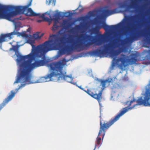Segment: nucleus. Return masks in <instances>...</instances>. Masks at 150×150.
<instances>
[{
  "label": "nucleus",
  "instance_id": "f257e3e1",
  "mask_svg": "<svg viewBox=\"0 0 150 150\" xmlns=\"http://www.w3.org/2000/svg\"><path fill=\"white\" fill-rule=\"evenodd\" d=\"M61 30L58 32L61 37L56 34L50 36L49 40L43 44L35 46V40H28V43L32 46L31 52L27 55L29 60L24 61L20 65V70L18 79H23L28 81L31 77V72L35 68L42 66L45 63V54L48 52L57 49L62 45L65 44L66 34L65 32L61 33Z\"/></svg>",
  "mask_w": 150,
  "mask_h": 150
},
{
  "label": "nucleus",
  "instance_id": "f03ea898",
  "mask_svg": "<svg viewBox=\"0 0 150 150\" xmlns=\"http://www.w3.org/2000/svg\"><path fill=\"white\" fill-rule=\"evenodd\" d=\"M68 36L67 42L71 43V46L68 45H65L62 50L64 53L70 54L72 51L76 50L80 51L94 44L97 46L101 45L104 43L103 40L109 37V33L107 32L103 35L99 34L97 37L81 34L76 37L75 40L70 39V38L74 37V35L70 34Z\"/></svg>",
  "mask_w": 150,
  "mask_h": 150
},
{
  "label": "nucleus",
  "instance_id": "7ed1b4c3",
  "mask_svg": "<svg viewBox=\"0 0 150 150\" xmlns=\"http://www.w3.org/2000/svg\"><path fill=\"white\" fill-rule=\"evenodd\" d=\"M102 47L103 49L102 50L97 49L92 51V54L99 57L107 54H109L110 57L113 58V66L116 64L121 67H126L128 64H137V57L135 54H131L129 56L130 58H129L128 56L122 54H120L118 59H116V57L122 52V50L120 48L114 50L115 46L113 42L104 44Z\"/></svg>",
  "mask_w": 150,
  "mask_h": 150
},
{
  "label": "nucleus",
  "instance_id": "20e7f679",
  "mask_svg": "<svg viewBox=\"0 0 150 150\" xmlns=\"http://www.w3.org/2000/svg\"><path fill=\"white\" fill-rule=\"evenodd\" d=\"M32 0H30L27 5L24 6H5L0 4V19H6L9 21L11 18L18 14L25 13V11L30 6Z\"/></svg>",
  "mask_w": 150,
  "mask_h": 150
},
{
  "label": "nucleus",
  "instance_id": "39448f33",
  "mask_svg": "<svg viewBox=\"0 0 150 150\" xmlns=\"http://www.w3.org/2000/svg\"><path fill=\"white\" fill-rule=\"evenodd\" d=\"M45 60L47 62L42 66L45 65L52 71L50 74H48L49 81H57L62 80V71L64 66L63 63L58 61L50 63V61L46 58L45 59Z\"/></svg>",
  "mask_w": 150,
  "mask_h": 150
},
{
  "label": "nucleus",
  "instance_id": "423d86ee",
  "mask_svg": "<svg viewBox=\"0 0 150 150\" xmlns=\"http://www.w3.org/2000/svg\"><path fill=\"white\" fill-rule=\"evenodd\" d=\"M126 112L122 111L118 115H116L114 118L111 119L109 121L106 122H104L103 124L102 123V120L101 116H100V127L98 133V135L96 141L97 145L100 146L101 144V139L100 137L102 136V139H103L105 134V130L108 129L115 122L118 120L120 116Z\"/></svg>",
  "mask_w": 150,
  "mask_h": 150
},
{
  "label": "nucleus",
  "instance_id": "0eeeda50",
  "mask_svg": "<svg viewBox=\"0 0 150 150\" xmlns=\"http://www.w3.org/2000/svg\"><path fill=\"white\" fill-rule=\"evenodd\" d=\"M144 95V99L142 97H139L137 100L134 98H133L132 100L130 101H128L127 102V104H128V106L126 107L123 108L122 110L117 115L120 114L122 111L126 112L122 115L124 114L129 110L135 108L139 105H144L147 106H150V94H143ZM134 98V97H133Z\"/></svg>",
  "mask_w": 150,
  "mask_h": 150
},
{
  "label": "nucleus",
  "instance_id": "6e6552de",
  "mask_svg": "<svg viewBox=\"0 0 150 150\" xmlns=\"http://www.w3.org/2000/svg\"><path fill=\"white\" fill-rule=\"evenodd\" d=\"M13 50L15 52V54L17 57V58L16 59V61L18 64H19V69L17 76V78L14 82V83H18L19 82L24 83L23 84L21 83V87H23L26 84H30L36 83L35 82L33 81L32 80V76L31 73V77L28 81H26V80L24 79H23L20 78V79H18L19 77V75L20 70V65L24 61H25L26 59H28V60H29V58L28 56H27V55L25 56L21 55L18 51V47L16 46H14L13 47Z\"/></svg>",
  "mask_w": 150,
  "mask_h": 150
},
{
  "label": "nucleus",
  "instance_id": "1a4fd4ad",
  "mask_svg": "<svg viewBox=\"0 0 150 150\" xmlns=\"http://www.w3.org/2000/svg\"><path fill=\"white\" fill-rule=\"evenodd\" d=\"M17 35L18 36H22L24 37H27L28 35L25 33H21L18 31H13L10 33L6 34H1L0 36V43L8 40L7 38L11 39L12 38V36Z\"/></svg>",
  "mask_w": 150,
  "mask_h": 150
},
{
  "label": "nucleus",
  "instance_id": "9d476101",
  "mask_svg": "<svg viewBox=\"0 0 150 150\" xmlns=\"http://www.w3.org/2000/svg\"><path fill=\"white\" fill-rule=\"evenodd\" d=\"M140 33H135L129 37H128L124 39H120V41L121 42L122 45H124L130 41L136 40L140 36Z\"/></svg>",
  "mask_w": 150,
  "mask_h": 150
},
{
  "label": "nucleus",
  "instance_id": "9b49d317",
  "mask_svg": "<svg viewBox=\"0 0 150 150\" xmlns=\"http://www.w3.org/2000/svg\"><path fill=\"white\" fill-rule=\"evenodd\" d=\"M125 22H121L118 24L115 25H108L105 23V22H103L102 25L100 27L103 28L106 31L109 30L110 29H116L122 26L124 24Z\"/></svg>",
  "mask_w": 150,
  "mask_h": 150
},
{
  "label": "nucleus",
  "instance_id": "f8f14e48",
  "mask_svg": "<svg viewBox=\"0 0 150 150\" xmlns=\"http://www.w3.org/2000/svg\"><path fill=\"white\" fill-rule=\"evenodd\" d=\"M104 16H109L113 14L118 13L117 9L115 8L112 10H109L108 9H105L102 10Z\"/></svg>",
  "mask_w": 150,
  "mask_h": 150
},
{
  "label": "nucleus",
  "instance_id": "ddd939ff",
  "mask_svg": "<svg viewBox=\"0 0 150 150\" xmlns=\"http://www.w3.org/2000/svg\"><path fill=\"white\" fill-rule=\"evenodd\" d=\"M111 82V80L106 79L105 80H101L100 82L101 85L102 86L101 88V91L98 93V94H102V92L103 90L106 87L107 85L108 86L109 85L110 83Z\"/></svg>",
  "mask_w": 150,
  "mask_h": 150
},
{
  "label": "nucleus",
  "instance_id": "4468645a",
  "mask_svg": "<svg viewBox=\"0 0 150 150\" xmlns=\"http://www.w3.org/2000/svg\"><path fill=\"white\" fill-rule=\"evenodd\" d=\"M15 94H10V95L4 100L3 102L0 105V111L8 102L11 100L14 96Z\"/></svg>",
  "mask_w": 150,
  "mask_h": 150
},
{
  "label": "nucleus",
  "instance_id": "2eb2a0df",
  "mask_svg": "<svg viewBox=\"0 0 150 150\" xmlns=\"http://www.w3.org/2000/svg\"><path fill=\"white\" fill-rule=\"evenodd\" d=\"M11 18V20L10 21H12L13 22H14L15 25V29L14 31H18L19 30L20 28L21 27V25H22L21 23L20 22H15V20H16L17 19L18 20L21 19V17L17 18V19L15 18L14 20H12L11 18Z\"/></svg>",
  "mask_w": 150,
  "mask_h": 150
},
{
  "label": "nucleus",
  "instance_id": "dca6fc26",
  "mask_svg": "<svg viewBox=\"0 0 150 150\" xmlns=\"http://www.w3.org/2000/svg\"><path fill=\"white\" fill-rule=\"evenodd\" d=\"M27 12L25 13V15L27 16H37L40 15V14L34 12L30 8H28L26 10Z\"/></svg>",
  "mask_w": 150,
  "mask_h": 150
},
{
  "label": "nucleus",
  "instance_id": "f3484780",
  "mask_svg": "<svg viewBox=\"0 0 150 150\" xmlns=\"http://www.w3.org/2000/svg\"><path fill=\"white\" fill-rule=\"evenodd\" d=\"M66 72L62 71V79L64 80L67 82L72 83L71 81L73 80V78L71 76L66 75L65 74Z\"/></svg>",
  "mask_w": 150,
  "mask_h": 150
},
{
  "label": "nucleus",
  "instance_id": "a211bd4d",
  "mask_svg": "<svg viewBox=\"0 0 150 150\" xmlns=\"http://www.w3.org/2000/svg\"><path fill=\"white\" fill-rule=\"evenodd\" d=\"M62 26L64 29L67 30L70 27V25L68 23V20H64L62 24Z\"/></svg>",
  "mask_w": 150,
  "mask_h": 150
},
{
  "label": "nucleus",
  "instance_id": "6ab92c4d",
  "mask_svg": "<svg viewBox=\"0 0 150 150\" xmlns=\"http://www.w3.org/2000/svg\"><path fill=\"white\" fill-rule=\"evenodd\" d=\"M91 97L97 100L100 103V100L102 98V94H89Z\"/></svg>",
  "mask_w": 150,
  "mask_h": 150
},
{
  "label": "nucleus",
  "instance_id": "aec40b11",
  "mask_svg": "<svg viewBox=\"0 0 150 150\" xmlns=\"http://www.w3.org/2000/svg\"><path fill=\"white\" fill-rule=\"evenodd\" d=\"M49 77L48 76V75L44 77H42L39 79L38 82H45L49 81Z\"/></svg>",
  "mask_w": 150,
  "mask_h": 150
},
{
  "label": "nucleus",
  "instance_id": "412c9836",
  "mask_svg": "<svg viewBox=\"0 0 150 150\" xmlns=\"http://www.w3.org/2000/svg\"><path fill=\"white\" fill-rule=\"evenodd\" d=\"M149 36V37H148L146 35L144 36V37L145 38L144 40V43L146 45H150V33L148 34Z\"/></svg>",
  "mask_w": 150,
  "mask_h": 150
},
{
  "label": "nucleus",
  "instance_id": "4be33fe9",
  "mask_svg": "<svg viewBox=\"0 0 150 150\" xmlns=\"http://www.w3.org/2000/svg\"><path fill=\"white\" fill-rule=\"evenodd\" d=\"M101 28V27L100 26H96L92 29V32L94 34H97L99 32V30Z\"/></svg>",
  "mask_w": 150,
  "mask_h": 150
},
{
  "label": "nucleus",
  "instance_id": "5701e85b",
  "mask_svg": "<svg viewBox=\"0 0 150 150\" xmlns=\"http://www.w3.org/2000/svg\"><path fill=\"white\" fill-rule=\"evenodd\" d=\"M145 92L144 94H150V83L146 85L145 88Z\"/></svg>",
  "mask_w": 150,
  "mask_h": 150
},
{
  "label": "nucleus",
  "instance_id": "b1692460",
  "mask_svg": "<svg viewBox=\"0 0 150 150\" xmlns=\"http://www.w3.org/2000/svg\"><path fill=\"white\" fill-rule=\"evenodd\" d=\"M39 33L37 32L33 35V38L35 40H40L41 38V36L39 35Z\"/></svg>",
  "mask_w": 150,
  "mask_h": 150
},
{
  "label": "nucleus",
  "instance_id": "393cba45",
  "mask_svg": "<svg viewBox=\"0 0 150 150\" xmlns=\"http://www.w3.org/2000/svg\"><path fill=\"white\" fill-rule=\"evenodd\" d=\"M45 13H43L41 15H39L38 16L40 17H41L42 19H43L44 21H48L49 20V19L48 18L45 17Z\"/></svg>",
  "mask_w": 150,
  "mask_h": 150
},
{
  "label": "nucleus",
  "instance_id": "a878e982",
  "mask_svg": "<svg viewBox=\"0 0 150 150\" xmlns=\"http://www.w3.org/2000/svg\"><path fill=\"white\" fill-rule=\"evenodd\" d=\"M59 28V26L58 25L55 24H55H53L52 30L55 31L58 30Z\"/></svg>",
  "mask_w": 150,
  "mask_h": 150
},
{
  "label": "nucleus",
  "instance_id": "bb28decb",
  "mask_svg": "<svg viewBox=\"0 0 150 150\" xmlns=\"http://www.w3.org/2000/svg\"><path fill=\"white\" fill-rule=\"evenodd\" d=\"M55 2L54 0H46V4L48 5H49L51 3L55 4Z\"/></svg>",
  "mask_w": 150,
  "mask_h": 150
},
{
  "label": "nucleus",
  "instance_id": "cd10ccee",
  "mask_svg": "<svg viewBox=\"0 0 150 150\" xmlns=\"http://www.w3.org/2000/svg\"><path fill=\"white\" fill-rule=\"evenodd\" d=\"M54 16L55 17V18L59 19L61 17V14L59 13H58L55 14Z\"/></svg>",
  "mask_w": 150,
  "mask_h": 150
},
{
  "label": "nucleus",
  "instance_id": "c85d7f7f",
  "mask_svg": "<svg viewBox=\"0 0 150 150\" xmlns=\"http://www.w3.org/2000/svg\"><path fill=\"white\" fill-rule=\"evenodd\" d=\"M79 87L80 89H81L83 90L86 93H87V94H90V91L89 89H87V91L85 90H84V89L83 88H82L81 86H79Z\"/></svg>",
  "mask_w": 150,
  "mask_h": 150
},
{
  "label": "nucleus",
  "instance_id": "c756f323",
  "mask_svg": "<svg viewBox=\"0 0 150 150\" xmlns=\"http://www.w3.org/2000/svg\"><path fill=\"white\" fill-rule=\"evenodd\" d=\"M77 9H78L79 12H81L83 11L84 9L81 5H80Z\"/></svg>",
  "mask_w": 150,
  "mask_h": 150
},
{
  "label": "nucleus",
  "instance_id": "7c9ffc66",
  "mask_svg": "<svg viewBox=\"0 0 150 150\" xmlns=\"http://www.w3.org/2000/svg\"><path fill=\"white\" fill-rule=\"evenodd\" d=\"M19 89V88H17L16 89L15 91H13V90L11 92V94H16V93L17 92Z\"/></svg>",
  "mask_w": 150,
  "mask_h": 150
},
{
  "label": "nucleus",
  "instance_id": "2f4dec72",
  "mask_svg": "<svg viewBox=\"0 0 150 150\" xmlns=\"http://www.w3.org/2000/svg\"><path fill=\"white\" fill-rule=\"evenodd\" d=\"M58 23L59 21L58 20V19H57V18H55L54 22V24H55H55L57 25V24Z\"/></svg>",
  "mask_w": 150,
  "mask_h": 150
},
{
  "label": "nucleus",
  "instance_id": "473e14b6",
  "mask_svg": "<svg viewBox=\"0 0 150 150\" xmlns=\"http://www.w3.org/2000/svg\"><path fill=\"white\" fill-rule=\"evenodd\" d=\"M79 19L82 21H84L86 19V18L84 17H81L79 18Z\"/></svg>",
  "mask_w": 150,
  "mask_h": 150
},
{
  "label": "nucleus",
  "instance_id": "72a5a7b5",
  "mask_svg": "<svg viewBox=\"0 0 150 150\" xmlns=\"http://www.w3.org/2000/svg\"><path fill=\"white\" fill-rule=\"evenodd\" d=\"M43 21V20H38L37 21V22L39 23H41V22L42 21Z\"/></svg>",
  "mask_w": 150,
  "mask_h": 150
},
{
  "label": "nucleus",
  "instance_id": "f704fd0d",
  "mask_svg": "<svg viewBox=\"0 0 150 150\" xmlns=\"http://www.w3.org/2000/svg\"><path fill=\"white\" fill-rule=\"evenodd\" d=\"M76 27L77 29H79L80 28V26L79 25H77L76 26Z\"/></svg>",
  "mask_w": 150,
  "mask_h": 150
},
{
  "label": "nucleus",
  "instance_id": "c9c22d12",
  "mask_svg": "<svg viewBox=\"0 0 150 150\" xmlns=\"http://www.w3.org/2000/svg\"><path fill=\"white\" fill-rule=\"evenodd\" d=\"M31 29L30 28H28L27 30V32H30V31Z\"/></svg>",
  "mask_w": 150,
  "mask_h": 150
},
{
  "label": "nucleus",
  "instance_id": "e433bc0d",
  "mask_svg": "<svg viewBox=\"0 0 150 150\" xmlns=\"http://www.w3.org/2000/svg\"><path fill=\"white\" fill-rule=\"evenodd\" d=\"M43 35V34L42 33V34L40 36H41V37H42Z\"/></svg>",
  "mask_w": 150,
  "mask_h": 150
},
{
  "label": "nucleus",
  "instance_id": "4c0bfd02",
  "mask_svg": "<svg viewBox=\"0 0 150 150\" xmlns=\"http://www.w3.org/2000/svg\"><path fill=\"white\" fill-rule=\"evenodd\" d=\"M124 35V32H123L122 34H120V35Z\"/></svg>",
  "mask_w": 150,
  "mask_h": 150
},
{
  "label": "nucleus",
  "instance_id": "58836bf2",
  "mask_svg": "<svg viewBox=\"0 0 150 150\" xmlns=\"http://www.w3.org/2000/svg\"><path fill=\"white\" fill-rule=\"evenodd\" d=\"M96 146H97L96 145V144H95V148L94 149H96Z\"/></svg>",
  "mask_w": 150,
  "mask_h": 150
},
{
  "label": "nucleus",
  "instance_id": "ea45409f",
  "mask_svg": "<svg viewBox=\"0 0 150 150\" xmlns=\"http://www.w3.org/2000/svg\"><path fill=\"white\" fill-rule=\"evenodd\" d=\"M135 17H133V18H135Z\"/></svg>",
  "mask_w": 150,
  "mask_h": 150
}]
</instances>
